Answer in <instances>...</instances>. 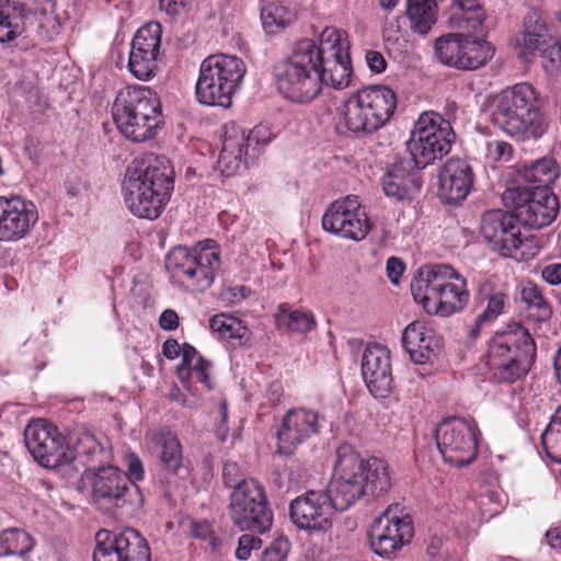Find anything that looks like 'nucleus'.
I'll use <instances>...</instances> for the list:
<instances>
[{"mask_svg":"<svg viewBox=\"0 0 561 561\" xmlns=\"http://www.w3.org/2000/svg\"><path fill=\"white\" fill-rule=\"evenodd\" d=\"M173 169L163 156H147L129 167L123 183L124 202L137 217L158 218L173 190Z\"/></svg>","mask_w":561,"mask_h":561,"instance_id":"obj_1","label":"nucleus"},{"mask_svg":"<svg viewBox=\"0 0 561 561\" xmlns=\"http://www.w3.org/2000/svg\"><path fill=\"white\" fill-rule=\"evenodd\" d=\"M491 106L494 126L517 140L538 139L545 133L538 92L529 83L504 89L493 98Z\"/></svg>","mask_w":561,"mask_h":561,"instance_id":"obj_2","label":"nucleus"},{"mask_svg":"<svg viewBox=\"0 0 561 561\" xmlns=\"http://www.w3.org/2000/svg\"><path fill=\"white\" fill-rule=\"evenodd\" d=\"M396 107L397 96L389 87H367L352 93L339 105L336 127L342 134L367 136L383 127Z\"/></svg>","mask_w":561,"mask_h":561,"instance_id":"obj_3","label":"nucleus"},{"mask_svg":"<svg viewBox=\"0 0 561 561\" xmlns=\"http://www.w3.org/2000/svg\"><path fill=\"white\" fill-rule=\"evenodd\" d=\"M320 51L314 41L296 42L289 55L275 68L279 93L287 100L307 104L321 93Z\"/></svg>","mask_w":561,"mask_h":561,"instance_id":"obj_4","label":"nucleus"},{"mask_svg":"<svg viewBox=\"0 0 561 561\" xmlns=\"http://www.w3.org/2000/svg\"><path fill=\"white\" fill-rule=\"evenodd\" d=\"M467 282L448 264L420 268L411 284L415 301L428 313L448 317L461 311L469 300Z\"/></svg>","mask_w":561,"mask_h":561,"instance_id":"obj_5","label":"nucleus"},{"mask_svg":"<svg viewBox=\"0 0 561 561\" xmlns=\"http://www.w3.org/2000/svg\"><path fill=\"white\" fill-rule=\"evenodd\" d=\"M112 112L119 131L136 142L153 137L163 124L160 101L157 94L145 85H128L121 89Z\"/></svg>","mask_w":561,"mask_h":561,"instance_id":"obj_6","label":"nucleus"},{"mask_svg":"<svg viewBox=\"0 0 561 561\" xmlns=\"http://www.w3.org/2000/svg\"><path fill=\"white\" fill-rule=\"evenodd\" d=\"M247 73L244 61L234 55L206 57L195 85L196 100L207 106L229 107Z\"/></svg>","mask_w":561,"mask_h":561,"instance_id":"obj_7","label":"nucleus"},{"mask_svg":"<svg viewBox=\"0 0 561 561\" xmlns=\"http://www.w3.org/2000/svg\"><path fill=\"white\" fill-rule=\"evenodd\" d=\"M220 264V252L213 240L199 242L193 248L175 247L165 256V267L171 278L197 291L211 286Z\"/></svg>","mask_w":561,"mask_h":561,"instance_id":"obj_8","label":"nucleus"},{"mask_svg":"<svg viewBox=\"0 0 561 561\" xmlns=\"http://www.w3.org/2000/svg\"><path fill=\"white\" fill-rule=\"evenodd\" d=\"M455 133L448 121L434 112L420 115L407 141L410 161L420 170L449 153Z\"/></svg>","mask_w":561,"mask_h":561,"instance_id":"obj_9","label":"nucleus"},{"mask_svg":"<svg viewBox=\"0 0 561 561\" xmlns=\"http://www.w3.org/2000/svg\"><path fill=\"white\" fill-rule=\"evenodd\" d=\"M228 512L231 522L241 530L259 534L273 525V512L268 506L263 485L255 479H242L230 494Z\"/></svg>","mask_w":561,"mask_h":561,"instance_id":"obj_10","label":"nucleus"},{"mask_svg":"<svg viewBox=\"0 0 561 561\" xmlns=\"http://www.w3.org/2000/svg\"><path fill=\"white\" fill-rule=\"evenodd\" d=\"M92 499L104 511L123 510L134 513L144 504L139 486L129 483L125 472L114 466L96 470L92 480Z\"/></svg>","mask_w":561,"mask_h":561,"instance_id":"obj_11","label":"nucleus"},{"mask_svg":"<svg viewBox=\"0 0 561 561\" xmlns=\"http://www.w3.org/2000/svg\"><path fill=\"white\" fill-rule=\"evenodd\" d=\"M503 199L512 207L516 219L530 228L550 225L559 211L557 196L547 187H514L505 191Z\"/></svg>","mask_w":561,"mask_h":561,"instance_id":"obj_12","label":"nucleus"},{"mask_svg":"<svg viewBox=\"0 0 561 561\" xmlns=\"http://www.w3.org/2000/svg\"><path fill=\"white\" fill-rule=\"evenodd\" d=\"M362 457L348 444L336 450L333 480L325 491L335 511L344 512L360 497L367 495L362 478Z\"/></svg>","mask_w":561,"mask_h":561,"instance_id":"obj_13","label":"nucleus"},{"mask_svg":"<svg viewBox=\"0 0 561 561\" xmlns=\"http://www.w3.org/2000/svg\"><path fill=\"white\" fill-rule=\"evenodd\" d=\"M413 538L412 519L400 504H391L373 523L369 531L371 550L381 558L394 557Z\"/></svg>","mask_w":561,"mask_h":561,"instance_id":"obj_14","label":"nucleus"},{"mask_svg":"<svg viewBox=\"0 0 561 561\" xmlns=\"http://www.w3.org/2000/svg\"><path fill=\"white\" fill-rule=\"evenodd\" d=\"M322 227L340 238L362 241L373 224L357 195H347L332 202L322 216Z\"/></svg>","mask_w":561,"mask_h":561,"instance_id":"obj_15","label":"nucleus"},{"mask_svg":"<svg viewBox=\"0 0 561 561\" xmlns=\"http://www.w3.org/2000/svg\"><path fill=\"white\" fill-rule=\"evenodd\" d=\"M24 442L34 460L45 468H56L75 459L65 436L46 420L28 423L24 430Z\"/></svg>","mask_w":561,"mask_h":561,"instance_id":"obj_16","label":"nucleus"},{"mask_svg":"<svg viewBox=\"0 0 561 561\" xmlns=\"http://www.w3.org/2000/svg\"><path fill=\"white\" fill-rule=\"evenodd\" d=\"M476 426L463 419L442 422L436 430L437 447L445 462L462 467L473 461L478 451Z\"/></svg>","mask_w":561,"mask_h":561,"instance_id":"obj_17","label":"nucleus"},{"mask_svg":"<svg viewBox=\"0 0 561 561\" xmlns=\"http://www.w3.org/2000/svg\"><path fill=\"white\" fill-rule=\"evenodd\" d=\"M93 561L115 556L117 561H151L150 548L147 540L138 530L127 529L116 535L101 529L95 535Z\"/></svg>","mask_w":561,"mask_h":561,"instance_id":"obj_18","label":"nucleus"},{"mask_svg":"<svg viewBox=\"0 0 561 561\" xmlns=\"http://www.w3.org/2000/svg\"><path fill=\"white\" fill-rule=\"evenodd\" d=\"M333 511V502L324 490H310L293 500L289 506L293 523L309 531H325L331 526Z\"/></svg>","mask_w":561,"mask_h":561,"instance_id":"obj_19","label":"nucleus"},{"mask_svg":"<svg viewBox=\"0 0 561 561\" xmlns=\"http://www.w3.org/2000/svg\"><path fill=\"white\" fill-rule=\"evenodd\" d=\"M38 220V213L31 201L20 195L0 196V241L25 238Z\"/></svg>","mask_w":561,"mask_h":561,"instance_id":"obj_20","label":"nucleus"},{"mask_svg":"<svg viewBox=\"0 0 561 561\" xmlns=\"http://www.w3.org/2000/svg\"><path fill=\"white\" fill-rule=\"evenodd\" d=\"M320 427V415L317 411L306 408L289 410L277 432V451L282 455H293L300 444L317 435Z\"/></svg>","mask_w":561,"mask_h":561,"instance_id":"obj_21","label":"nucleus"},{"mask_svg":"<svg viewBox=\"0 0 561 561\" xmlns=\"http://www.w3.org/2000/svg\"><path fill=\"white\" fill-rule=\"evenodd\" d=\"M362 375L370 393L376 398H386L392 390L390 356L385 347L369 346L362 358Z\"/></svg>","mask_w":561,"mask_h":561,"instance_id":"obj_22","label":"nucleus"},{"mask_svg":"<svg viewBox=\"0 0 561 561\" xmlns=\"http://www.w3.org/2000/svg\"><path fill=\"white\" fill-rule=\"evenodd\" d=\"M402 345L413 363L424 365L438 356L442 341L424 321L415 320L403 330Z\"/></svg>","mask_w":561,"mask_h":561,"instance_id":"obj_23","label":"nucleus"},{"mask_svg":"<svg viewBox=\"0 0 561 561\" xmlns=\"http://www.w3.org/2000/svg\"><path fill=\"white\" fill-rule=\"evenodd\" d=\"M537 347L529 331L516 325L514 329L496 333L489 342L486 360L497 357L513 358L517 356H536Z\"/></svg>","mask_w":561,"mask_h":561,"instance_id":"obj_24","label":"nucleus"},{"mask_svg":"<svg viewBox=\"0 0 561 561\" xmlns=\"http://www.w3.org/2000/svg\"><path fill=\"white\" fill-rule=\"evenodd\" d=\"M473 184L472 168L467 160L451 158L439 172V193L447 203L462 201Z\"/></svg>","mask_w":561,"mask_h":561,"instance_id":"obj_25","label":"nucleus"},{"mask_svg":"<svg viewBox=\"0 0 561 561\" xmlns=\"http://www.w3.org/2000/svg\"><path fill=\"white\" fill-rule=\"evenodd\" d=\"M517 221L514 215L512 221H508L504 229L499 230L496 238L489 240L488 243L493 251L503 256L518 262L528 261L537 254L538 247L533 238L522 237Z\"/></svg>","mask_w":561,"mask_h":561,"instance_id":"obj_26","label":"nucleus"},{"mask_svg":"<svg viewBox=\"0 0 561 561\" xmlns=\"http://www.w3.org/2000/svg\"><path fill=\"white\" fill-rule=\"evenodd\" d=\"M410 160L397 158L381 181L386 195L405 199L416 194L422 186V180Z\"/></svg>","mask_w":561,"mask_h":561,"instance_id":"obj_27","label":"nucleus"},{"mask_svg":"<svg viewBox=\"0 0 561 561\" xmlns=\"http://www.w3.org/2000/svg\"><path fill=\"white\" fill-rule=\"evenodd\" d=\"M244 148H247L245 130L233 124L226 126L222 147L217 161L221 174L231 176L238 172L245 152Z\"/></svg>","mask_w":561,"mask_h":561,"instance_id":"obj_28","label":"nucleus"},{"mask_svg":"<svg viewBox=\"0 0 561 561\" xmlns=\"http://www.w3.org/2000/svg\"><path fill=\"white\" fill-rule=\"evenodd\" d=\"M321 65L319 72L321 76V88L323 84L331 85L334 89L346 88L351 80L352 67L350 54L341 50L337 56H325V50L319 49Z\"/></svg>","mask_w":561,"mask_h":561,"instance_id":"obj_29","label":"nucleus"},{"mask_svg":"<svg viewBox=\"0 0 561 561\" xmlns=\"http://www.w3.org/2000/svg\"><path fill=\"white\" fill-rule=\"evenodd\" d=\"M30 12L19 0H0V43L20 36L26 27Z\"/></svg>","mask_w":561,"mask_h":561,"instance_id":"obj_30","label":"nucleus"},{"mask_svg":"<svg viewBox=\"0 0 561 561\" xmlns=\"http://www.w3.org/2000/svg\"><path fill=\"white\" fill-rule=\"evenodd\" d=\"M362 478L367 492L371 499L387 493L391 488V476L388 463L380 458H362Z\"/></svg>","mask_w":561,"mask_h":561,"instance_id":"obj_31","label":"nucleus"},{"mask_svg":"<svg viewBox=\"0 0 561 561\" xmlns=\"http://www.w3.org/2000/svg\"><path fill=\"white\" fill-rule=\"evenodd\" d=\"M210 368L211 363L205 359L194 346L187 343L183 344L182 362L176 369L180 380L184 381L192 377L207 389H211Z\"/></svg>","mask_w":561,"mask_h":561,"instance_id":"obj_32","label":"nucleus"},{"mask_svg":"<svg viewBox=\"0 0 561 561\" xmlns=\"http://www.w3.org/2000/svg\"><path fill=\"white\" fill-rule=\"evenodd\" d=\"M536 356H515L513 358H500L486 360L492 376L501 382L513 383L525 377L534 365Z\"/></svg>","mask_w":561,"mask_h":561,"instance_id":"obj_33","label":"nucleus"},{"mask_svg":"<svg viewBox=\"0 0 561 561\" xmlns=\"http://www.w3.org/2000/svg\"><path fill=\"white\" fill-rule=\"evenodd\" d=\"M449 23L468 33L477 32L483 22V12L477 0H451Z\"/></svg>","mask_w":561,"mask_h":561,"instance_id":"obj_34","label":"nucleus"},{"mask_svg":"<svg viewBox=\"0 0 561 561\" xmlns=\"http://www.w3.org/2000/svg\"><path fill=\"white\" fill-rule=\"evenodd\" d=\"M151 443L160 449V461L165 470L176 473L182 465V448L179 438L170 431L148 434Z\"/></svg>","mask_w":561,"mask_h":561,"instance_id":"obj_35","label":"nucleus"},{"mask_svg":"<svg viewBox=\"0 0 561 561\" xmlns=\"http://www.w3.org/2000/svg\"><path fill=\"white\" fill-rule=\"evenodd\" d=\"M560 174V168L556 159L551 157H543L530 164L524 165L520 175L522 178L534 184L535 187H547L554 183Z\"/></svg>","mask_w":561,"mask_h":561,"instance_id":"obj_36","label":"nucleus"},{"mask_svg":"<svg viewBox=\"0 0 561 561\" xmlns=\"http://www.w3.org/2000/svg\"><path fill=\"white\" fill-rule=\"evenodd\" d=\"M275 323L280 329L306 333L314 329L316 319L308 310H293L287 304H282L275 313Z\"/></svg>","mask_w":561,"mask_h":561,"instance_id":"obj_37","label":"nucleus"},{"mask_svg":"<svg viewBox=\"0 0 561 561\" xmlns=\"http://www.w3.org/2000/svg\"><path fill=\"white\" fill-rule=\"evenodd\" d=\"M478 299L480 302L486 301L485 309L478 314L479 323H489L495 320L503 311L506 296L501 290H496L490 280H483L478 285Z\"/></svg>","mask_w":561,"mask_h":561,"instance_id":"obj_38","label":"nucleus"},{"mask_svg":"<svg viewBox=\"0 0 561 561\" xmlns=\"http://www.w3.org/2000/svg\"><path fill=\"white\" fill-rule=\"evenodd\" d=\"M33 546V538L22 529L11 528L0 533V558H23Z\"/></svg>","mask_w":561,"mask_h":561,"instance_id":"obj_39","label":"nucleus"},{"mask_svg":"<svg viewBox=\"0 0 561 561\" xmlns=\"http://www.w3.org/2000/svg\"><path fill=\"white\" fill-rule=\"evenodd\" d=\"M436 0H408V16L412 28L426 34L436 22Z\"/></svg>","mask_w":561,"mask_h":561,"instance_id":"obj_40","label":"nucleus"},{"mask_svg":"<svg viewBox=\"0 0 561 561\" xmlns=\"http://www.w3.org/2000/svg\"><path fill=\"white\" fill-rule=\"evenodd\" d=\"M493 48L485 41H470L465 37L461 70H474L485 65L493 57Z\"/></svg>","mask_w":561,"mask_h":561,"instance_id":"obj_41","label":"nucleus"},{"mask_svg":"<svg viewBox=\"0 0 561 561\" xmlns=\"http://www.w3.org/2000/svg\"><path fill=\"white\" fill-rule=\"evenodd\" d=\"M296 14L278 2H268L261 9V20L267 33H276L294 22Z\"/></svg>","mask_w":561,"mask_h":561,"instance_id":"obj_42","label":"nucleus"},{"mask_svg":"<svg viewBox=\"0 0 561 561\" xmlns=\"http://www.w3.org/2000/svg\"><path fill=\"white\" fill-rule=\"evenodd\" d=\"M463 42L465 37L456 34H449L437 39L435 44L437 59L444 65L460 69Z\"/></svg>","mask_w":561,"mask_h":561,"instance_id":"obj_43","label":"nucleus"},{"mask_svg":"<svg viewBox=\"0 0 561 561\" xmlns=\"http://www.w3.org/2000/svg\"><path fill=\"white\" fill-rule=\"evenodd\" d=\"M209 328L217 333L220 339L239 340L247 336L249 330L243 322L229 314L218 313L210 318Z\"/></svg>","mask_w":561,"mask_h":561,"instance_id":"obj_44","label":"nucleus"},{"mask_svg":"<svg viewBox=\"0 0 561 561\" xmlns=\"http://www.w3.org/2000/svg\"><path fill=\"white\" fill-rule=\"evenodd\" d=\"M519 295L522 301L527 305V308L536 311L537 320L545 321L551 317V308L538 285L533 282L520 284Z\"/></svg>","mask_w":561,"mask_h":561,"instance_id":"obj_45","label":"nucleus"},{"mask_svg":"<svg viewBox=\"0 0 561 561\" xmlns=\"http://www.w3.org/2000/svg\"><path fill=\"white\" fill-rule=\"evenodd\" d=\"M161 33L160 23L149 22L137 31L130 46L158 56L160 51Z\"/></svg>","mask_w":561,"mask_h":561,"instance_id":"obj_46","label":"nucleus"},{"mask_svg":"<svg viewBox=\"0 0 561 561\" xmlns=\"http://www.w3.org/2000/svg\"><path fill=\"white\" fill-rule=\"evenodd\" d=\"M523 51L522 55L525 57L527 55H534L538 53L541 55L542 48L546 47L547 44H549L550 38L552 37L546 24L540 21L535 22V26L533 30H530V26H528L527 21L525 22V31L523 33Z\"/></svg>","mask_w":561,"mask_h":561,"instance_id":"obj_47","label":"nucleus"},{"mask_svg":"<svg viewBox=\"0 0 561 561\" xmlns=\"http://www.w3.org/2000/svg\"><path fill=\"white\" fill-rule=\"evenodd\" d=\"M158 56L142 51L130 46L128 68L130 73L139 80H149L158 68Z\"/></svg>","mask_w":561,"mask_h":561,"instance_id":"obj_48","label":"nucleus"},{"mask_svg":"<svg viewBox=\"0 0 561 561\" xmlns=\"http://www.w3.org/2000/svg\"><path fill=\"white\" fill-rule=\"evenodd\" d=\"M318 49L325 50V56H337L341 50L348 53L350 43L346 33L333 26L325 27L320 35Z\"/></svg>","mask_w":561,"mask_h":561,"instance_id":"obj_49","label":"nucleus"},{"mask_svg":"<svg viewBox=\"0 0 561 561\" xmlns=\"http://www.w3.org/2000/svg\"><path fill=\"white\" fill-rule=\"evenodd\" d=\"M514 215L501 209L488 210L481 218L480 231L485 241L496 238L499 230L504 229Z\"/></svg>","mask_w":561,"mask_h":561,"instance_id":"obj_50","label":"nucleus"},{"mask_svg":"<svg viewBox=\"0 0 561 561\" xmlns=\"http://www.w3.org/2000/svg\"><path fill=\"white\" fill-rule=\"evenodd\" d=\"M71 451L76 457H87L92 460L96 455L102 454L103 448L91 434H83L78 438L75 449Z\"/></svg>","mask_w":561,"mask_h":561,"instance_id":"obj_51","label":"nucleus"},{"mask_svg":"<svg viewBox=\"0 0 561 561\" xmlns=\"http://www.w3.org/2000/svg\"><path fill=\"white\" fill-rule=\"evenodd\" d=\"M513 156V147L504 140L486 142V158L492 162H508Z\"/></svg>","mask_w":561,"mask_h":561,"instance_id":"obj_52","label":"nucleus"},{"mask_svg":"<svg viewBox=\"0 0 561 561\" xmlns=\"http://www.w3.org/2000/svg\"><path fill=\"white\" fill-rule=\"evenodd\" d=\"M541 443L547 456L554 462L561 463V435L545 430L541 435Z\"/></svg>","mask_w":561,"mask_h":561,"instance_id":"obj_53","label":"nucleus"},{"mask_svg":"<svg viewBox=\"0 0 561 561\" xmlns=\"http://www.w3.org/2000/svg\"><path fill=\"white\" fill-rule=\"evenodd\" d=\"M262 547V540L251 534L242 535L238 540V547L236 549V557L240 561H245L251 558L253 550H259Z\"/></svg>","mask_w":561,"mask_h":561,"instance_id":"obj_54","label":"nucleus"},{"mask_svg":"<svg viewBox=\"0 0 561 561\" xmlns=\"http://www.w3.org/2000/svg\"><path fill=\"white\" fill-rule=\"evenodd\" d=\"M540 57L547 62L546 68L561 67V44L553 37L550 38L549 44L541 50Z\"/></svg>","mask_w":561,"mask_h":561,"instance_id":"obj_55","label":"nucleus"},{"mask_svg":"<svg viewBox=\"0 0 561 561\" xmlns=\"http://www.w3.org/2000/svg\"><path fill=\"white\" fill-rule=\"evenodd\" d=\"M289 546V541L285 538L274 540L264 551L267 561H285L288 556Z\"/></svg>","mask_w":561,"mask_h":561,"instance_id":"obj_56","label":"nucleus"},{"mask_svg":"<svg viewBox=\"0 0 561 561\" xmlns=\"http://www.w3.org/2000/svg\"><path fill=\"white\" fill-rule=\"evenodd\" d=\"M127 473L126 477L129 479V483L136 484L137 481H141L145 477V471L140 458L135 454H128L126 456Z\"/></svg>","mask_w":561,"mask_h":561,"instance_id":"obj_57","label":"nucleus"},{"mask_svg":"<svg viewBox=\"0 0 561 561\" xmlns=\"http://www.w3.org/2000/svg\"><path fill=\"white\" fill-rule=\"evenodd\" d=\"M272 134L265 125H259L249 133L245 131L247 148L254 141L256 145H266L271 141Z\"/></svg>","mask_w":561,"mask_h":561,"instance_id":"obj_58","label":"nucleus"},{"mask_svg":"<svg viewBox=\"0 0 561 561\" xmlns=\"http://www.w3.org/2000/svg\"><path fill=\"white\" fill-rule=\"evenodd\" d=\"M541 278L551 286L561 285V263H549L540 271Z\"/></svg>","mask_w":561,"mask_h":561,"instance_id":"obj_59","label":"nucleus"},{"mask_svg":"<svg viewBox=\"0 0 561 561\" xmlns=\"http://www.w3.org/2000/svg\"><path fill=\"white\" fill-rule=\"evenodd\" d=\"M365 58L367 66L371 71L381 73L386 70L387 61L381 53L376 50H368Z\"/></svg>","mask_w":561,"mask_h":561,"instance_id":"obj_60","label":"nucleus"},{"mask_svg":"<svg viewBox=\"0 0 561 561\" xmlns=\"http://www.w3.org/2000/svg\"><path fill=\"white\" fill-rule=\"evenodd\" d=\"M222 476L225 483L233 489L239 482L242 481L238 479L239 467L236 462H226L222 468Z\"/></svg>","mask_w":561,"mask_h":561,"instance_id":"obj_61","label":"nucleus"},{"mask_svg":"<svg viewBox=\"0 0 561 561\" xmlns=\"http://www.w3.org/2000/svg\"><path fill=\"white\" fill-rule=\"evenodd\" d=\"M187 0H159V8L168 15H178L184 11Z\"/></svg>","mask_w":561,"mask_h":561,"instance_id":"obj_62","label":"nucleus"},{"mask_svg":"<svg viewBox=\"0 0 561 561\" xmlns=\"http://www.w3.org/2000/svg\"><path fill=\"white\" fill-rule=\"evenodd\" d=\"M159 324L163 330H175L179 327L178 313L172 309L164 310L159 318Z\"/></svg>","mask_w":561,"mask_h":561,"instance_id":"obj_63","label":"nucleus"},{"mask_svg":"<svg viewBox=\"0 0 561 561\" xmlns=\"http://www.w3.org/2000/svg\"><path fill=\"white\" fill-rule=\"evenodd\" d=\"M404 271L402 261L398 257H389L387 261V274L393 284L399 282L400 276Z\"/></svg>","mask_w":561,"mask_h":561,"instance_id":"obj_64","label":"nucleus"}]
</instances>
